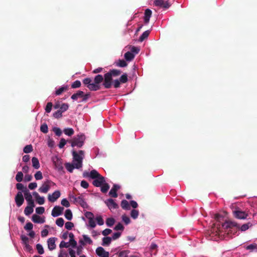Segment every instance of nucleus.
Instances as JSON below:
<instances>
[{
	"mask_svg": "<svg viewBox=\"0 0 257 257\" xmlns=\"http://www.w3.org/2000/svg\"><path fill=\"white\" fill-rule=\"evenodd\" d=\"M103 80V76L98 74L94 77L93 82L89 77L84 78L82 82L90 91H97L101 88L100 83L102 82Z\"/></svg>",
	"mask_w": 257,
	"mask_h": 257,
	"instance_id": "obj_1",
	"label": "nucleus"
},
{
	"mask_svg": "<svg viewBox=\"0 0 257 257\" xmlns=\"http://www.w3.org/2000/svg\"><path fill=\"white\" fill-rule=\"evenodd\" d=\"M251 226V223L248 222L247 223L244 224L239 226V224L236 223L234 221H226L225 222L222 224V227L223 228L225 229H232L233 228H235L236 229H239L242 231H244L248 229L249 227Z\"/></svg>",
	"mask_w": 257,
	"mask_h": 257,
	"instance_id": "obj_2",
	"label": "nucleus"
},
{
	"mask_svg": "<svg viewBox=\"0 0 257 257\" xmlns=\"http://www.w3.org/2000/svg\"><path fill=\"white\" fill-rule=\"evenodd\" d=\"M72 162L75 164V169H79L82 167L83 160L84 158V152L80 150L78 152L72 151Z\"/></svg>",
	"mask_w": 257,
	"mask_h": 257,
	"instance_id": "obj_3",
	"label": "nucleus"
},
{
	"mask_svg": "<svg viewBox=\"0 0 257 257\" xmlns=\"http://www.w3.org/2000/svg\"><path fill=\"white\" fill-rule=\"evenodd\" d=\"M85 139V137L83 134L78 135L70 141L71 146L72 147L77 146L78 148H81L83 145Z\"/></svg>",
	"mask_w": 257,
	"mask_h": 257,
	"instance_id": "obj_4",
	"label": "nucleus"
},
{
	"mask_svg": "<svg viewBox=\"0 0 257 257\" xmlns=\"http://www.w3.org/2000/svg\"><path fill=\"white\" fill-rule=\"evenodd\" d=\"M103 83L102 85L105 88L108 89L110 88L112 84V77L111 76L110 74H109L108 72L106 73L104 76H103Z\"/></svg>",
	"mask_w": 257,
	"mask_h": 257,
	"instance_id": "obj_5",
	"label": "nucleus"
},
{
	"mask_svg": "<svg viewBox=\"0 0 257 257\" xmlns=\"http://www.w3.org/2000/svg\"><path fill=\"white\" fill-rule=\"evenodd\" d=\"M52 160L55 168L58 170V171L64 173V171L62 160L57 157H55L53 158Z\"/></svg>",
	"mask_w": 257,
	"mask_h": 257,
	"instance_id": "obj_6",
	"label": "nucleus"
},
{
	"mask_svg": "<svg viewBox=\"0 0 257 257\" xmlns=\"http://www.w3.org/2000/svg\"><path fill=\"white\" fill-rule=\"evenodd\" d=\"M232 212L233 216L235 218L239 219H245L248 216V214L245 211H243L239 209H236L235 210H233Z\"/></svg>",
	"mask_w": 257,
	"mask_h": 257,
	"instance_id": "obj_7",
	"label": "nucleus"
},
{
	"mask_svg": "<svg viewBox=\"0 0 257 257\" xmlns=\"http://www.w3.org/2000/svg\"><path fill=\"white\" fill-rule=\"evenodd\" d=\"M24 194L26 200H27L28 205L35 206L34 201L33 199L32 196L27 188L24 191Z\"/></svg>",
	"mask_w": 257,
	"mask_h": 257,
	"instance_id": "obj_8",
	"label": "nucleus"
},
{
	"mask_svg": "<svg viewBox=\"0 0 257 257\" xmlns=\"http://www.w3.org/2000/svg\"><path fill=\"white\" fill-rule=\"evenodd\" d=\"M52 183V181L49 180H47L45 182L43 183L41 187H40L39 189V191L41 193H46L48 192L49 189H50V184Z\"/></svg>",
	"mask_w": 257,
	"mask_h": 257,
	"instance_id": "obj_9",
	"label": "nucleus"
},
{
	"mask_svg": "<svg viewBox=\"0 0 257 257\" xmlns=\"http://www.w3.org/2000/svg\"><path fill=\"white\" fill-rule=\"evenodd\" d=\"M72 199L73 200V202L74 203H78L83 208H85L87 207V204L86 202L84 201L83 198L81 196L76 197L75 196H72L71 197Z\"/></svg>",
	"mask_w": 257,
	"mask_h": 257,
	"instance_id": "obj_10",
	"label": "nucleus"
},
{
	"mask_svg": "<svg viewBox=\"0 0 257 257\" xmlns=\"http://www.w3.org/2000/svg\"><path fill=\"white\" fill-rule=\"evenodd\" d=\"M63 210L64 208L63 207L56 206L53 208L51 215L53 217H57L62 214Z\"/></svg>",
	"mask_w": 257,
	"mask_h": 257,
	"instance_id": "obj_11",
	"label": "nucleus"
},
{
	"mask_svg": "<svg viewBox=\"0 0 257 257\" xmlns=\"http://www.w3.org/2000/svg\"><path fill=\"white\" fill-rule=\"evenodd\" d=\"M154 4L155 6L162 7L165 9H168L170 7V5L168 1L164 0H155Z\"/></svg>",
	"mask_w": 257,
	"mask_h": 257,
	"instance_id": "obj_12",
	"label": "nucleus"
},
{
	"mask_svg": "<svg viewBox=\"0 0 257 257\" xmlns=\"http://www.w3.org/2000/svg\"><path fill=\"white\" fill-rule=\"evenodd\" d=\"M15 201L18 207H20L24 202V198L21 192H18L15 197Z\"/></svg>",
	"mask_w": 257,
	"mask_h": 257,
	"instance_id": "obj_13",
	"label": "nucleus"
},
{
	"mask_svg": "<svg viewBox=\"0 0 257 257\" xmlns=\"http://www.w3.org/2000/svg\"><path fill=\"white\" fill-rule=\"evenodd\" d=\"M105 203L110 210L118 208V205L112 199L110 198L106 200L105 201Z\"/></svg>",
	"mask_w": 257,
	"mask_h": 257,
	"instance_id": "obj_14",
	"label": "nucleus"
},
{
	"mask_svg": "<svg viewBox=\"0 0 257 257\" xmlns=\"http://www.w3.org/2000/svg\"><path fill=\"white\" fill-rule=\"evenodd\" d=\"M105 182V180L104 177L100 175V177L95 178L92 184L95 187H100Z\"/></svg>",
	"mask_w": 257,
	"mask_h": 257,
	"instance_id": "obj_15",
	"label": "nucleus"
},
{
	"mask_svg": "<svg viewBox=\"0 0 257 257\" xmlns=\"http://www.w3.org/2000/svg\"><path fill=\"white\" fill-rule=\"evenodd\" d=\"M96 253L99 257H109V252L100 246L96 248Z\"/></svg>",
	"mask_w": 257,
	"mask_h": 257,
	"instance_id": "obj_16",
	"label": "nucleus"
},
{
	"mask_svg": "<svg viewBox=\"0 0 257 257\" xmlns=\"http://www.w3.org/2000/svg\"><path fill=\"white\" fill-rule=\"evenodd\" d=\"M61 195L60 192L58 190L55 191L52 194H49L48 200L50 202H54L60 197Z\"/></svg>",
	"mask_w": 257,
	"mask_h": 257,
	"instance_id": "obj_17",
	"label": "nucleus"
},
{
	"mask_svg": "<svg viewBox=\"0 0 257 257\" xmlns=\"http://www.w3.org/2000/svg\"><path fill=\"white\" fill-rule=\"evenodd\" d=\"M120 186L117 184H114L109 192V195L112 197L116 198L118 196L117 191L119 189Z\"/></svg>",
	"mask_w": 257,
	"mask_h": 257,
	"instance_id": "obj_18",
	"label": "nucleus"
},
{
	"mask_svg": "<svg viewBox=\"0 0 257 257\" xmlns=\"http://www.w3.org/2000/svg\"><path fill=\"white\" fill-rule=\"evenodd\" d=\"M32 220L34 222L37 223H43L45 221L44 218H41L40 216L37 214L33 215Z\"/></svg>",
	"mask_w": 257,
	"mask_h": 257,
	"instance_id": "obj_19",
	"label": "nucleus"
},
{
	"mask_svg": "<svg viewBox=\"0 0 257 257\" xmlns=\"http://www.w3.org/2000/svg\"><path fill=\"white\" fill-rule=\"evenodd\" d=\"M47 242L48 248L50 250H52L56 248L55 238L54 237L49 238Z\"/></svg>",
	"mask_w": 257,
	"mask_h": 257,
	"instance_id": "obj_20",
	"label": "nucleus"
},
{
	"mask_svg": "<svg viewBox=\"0 0 257 257\" xmlns=\"http://www.w3.org/2000/svg\"><path fill=\"white\" fill-rule=\"evenodd\" d=\"M152 13V11L149 9L145 10L144 16V22L145 24H147L149 22Z\"/></svg>",
	"mask_w": 257,
	"mask_h": 257,
	"instance_id": "obj_21",
	"label": "nucleus"
},
{
	"mask_svg": "<svg viewBox=\"0 0 257 257\" xmlns=\"http://www.w3.org/2000/svg\"><path fill=\"white\" fill-rule=\"evenodd\" d=\"M69 236L70 237L69 243H70V245L73 248L76 247H77V242L74 239V235L73 233H72L71 232L69 233Z\"/></svg>",
	"mask_w": 257,
	"mask_h": 257,
	"instance_id": "obj_22",
	"label": "nucleus"
},
{
	"mask_svg": "<svg viewBox=\"0 0 257 257\" xmlns=\"http://www.w3.org/2000/svg\"><path fill=\"white\" fill-rule=\"evenodd\" d=\"M65 166L68 172L72 173L74 169L75 168V164L73 162L72 163H66L65 164Z\"/></svg>",
	"mask_w": 257,
	"mask_h": 257,
	"instance_id": "obj_23",
	"label": "nucleus"
},
{
	"mask_svg": "<svg viewBox=\"0 0 257 257\" xmlns=\"http://www.w3.org/2000/svg\"><path fill=\"white\" fill-rule=\"evenodd\" d=\"M32 166L35 169H38L40 168V165L38 158L36 157L32 158Z\"/></svg>",
	"mask_w": 257,
	"mask_h": 257,
	"instance_id": "obj_24",
	"label": "nucleus"
},
{
	"mask_svg": "<svg viewBox=\"0 0 257 257\" xmlns=\"http://www.w3.org/2000/svg\"><path fill=\"white\" fill-rule=\"evenodd\" d=\"M108 72L113 77L119 76L121 74V71L118 69H111Z\"/></svg>",
	"mask_w": 257,
	"mask_h": 257,
	"instance_id": "obj_25",
	"label": "nucleus"
},
{
	"mask_svg": "<svg viewBox=\"0 0 257 257\" xmlns=\"http://www.w3.org/2000/svg\"><path fill=\"white\" fill-rule=\"evenodd\" d=\"M68 88L69 86L68 85L61 87L55 91V94L56 95H59L61 94H62L64 91L68 90Z\"/></svg>",
	"mask_w": 257,
	"mask_h": 257,
	"instance_id": "obj_26",
	"label": "nucleus"
},
{
	"mask_svg": "<svg viewBox=\"0 0 257 257\" xmlns=\"http://www.w3.org/2000/svg\"><path fill=\"white\" fill-rule=\"evenodd\" d=\"M90 178L93 179H95L100 176V174L95 170H92L89 173Z\"/></svg>",
	"mask_w": 257,
	"mask_h": 257,
	"instance_id": "obj_27",
	"label": "nucleus"
},
{
	"mask_svg": "<svg viewBox=\"0 0 257 257\" xmlns=\"http://www.w3.org/2000/svg\"><path fill=\"white\" fill-rule=\"evenodd\" d=\"M121 207L124 210H130L131 207L127 201L123 200L121 202Z\"/></svg>",
	"mask_w": 257,
	"mask_h": 257,
	"instance_id": "obj_28",
	"label": "nucleus"
},
{
	"mask_svg": "<svg viewBox=\"0 0 257 257\" xmlns=\"http://www.w3.org/2000/svg\"><path fill=\"white\" fill-rule=\"evenodd\" d=\"M134 54L131 52L128 51L124 54V58L126 61H131L134 58Z\"/></svg>",
	"mask_w": 257,
	"mask_h": 257,
	"instance_id": "obj_29",
	"label": "nucleus"
},
{
	"mask_svg": "<svg viewBox=\"0 0 257 257\" xmlns=\"http://www.w3.org/2000/svg\"><path fill=\"white\" fill-rule=\"evenodd\" d=\"M35 206H32L31 205H28L27 206L24 210V213L25 215L28 216L32 213L34 211L33 208Z\"/></svg>",
	"mask_w": 257,
	"mask_h": 257,
	"instance_id": "obj_30",
	"label": "nucleus"
},
{
	"mask_svg": "<svg viewBox=\"0 0 257 257\" xmlns=\"http://www.w3.org/2000/svg\"><path fill=\"white\" fill-rule=\"evenodd\" d=\"M150 33V30H147V31H145L140 37L139 41L142 42L145 39H147Z\"/></svg>",
	"mask_w": 257,
	"mask_h": 257,
	"instance_id": "obj_31",
	"label": "nucleus"
},
{
	"mask_svg": "<svg viewBox=\"0 0 257 257\" xmlns=\"http://www.w3.org/2000/svg\"><path fill=\"white\" fill-rule=\"evenodd\" d=\"M111 238L110 237H104L102 238V245L103 246L108 245L111 241Z\"/></svg>",
	"mask_w": 257,
	"mask_h": 257,
	"instance_id": "obj_32",
	"label": "nucleus"
},
{
	"mask_svg": "<svg viewBox=\"0 0 257 257\" xmlns=\"http://www.w3.org/2000/svg\"><path fill=\"white\" fill-rule=\"evenodd\" d=\"M65 217L68 220L72 219V213L70 209H67L65 212Z\"/></svg>",
	"mask_w": 257,
	"mask_h": 257,
	"instance_id": "obj_33",
	"label": "nucleus"
},
{
	"mask_svg": "<svg viewBox=\"0 0 257 257\" xmlns=\"http://www.w3.org/2000/svg\"><path fill=\"white\" fill-rule=\"evenodd\" d=\"M101 186V191L103 193H106L109 189V185L104 182Z\"/></svg>",
	"mask_w": 257,
	"mask_h": 257,
	"instance_id": "obj_34",
	"label": "nucleus"
},
{
	"mask_svg": "<svg viewBox=\"0 0 257 257\" xmlns=\"http://www.w3.org/2000/svg\"><path fill=\"white\" fill-rule=\"evenodd\" d=\"M64 134L68 136H71L74 134V130L72 128H66L63 131Z\"/></svg>",
	"mask_w": 257,
	"mask_h": 257,
	"instance_id": "obj_35",
	"label": "nucleus"
},
{
	"mask_svg": "<svg viewBox=\"0 0 257 257\" xmlns=\"http://www.w3.org/2000/svg\"><path fill=\"white\" fill-rule=\"evenodd\" d=\"M23 151L25 153H29L33 151V147L31 145H28L26 146L24 149Z\"/></svg>",
	"mask_w": 257,
	"mask_h": 257,
	"instance_id": "obj_36",
	"label": "nucleus"
},
{
	"mask_svg": "<svg viewBox=\"0 0 257 257\" xmlns=\"http://www.w3.org/2000/svg\"><path fill=\"white\" fill-rule=\"evenodd\" d=\"M118 79L119 81H120L121 83H125L128 80L127 75L124 73L122 74Z\"/></svg>",
	"mask_w": 257,
	"mask_h": 257,
	"instance_id": "obj_37",
	"label": "nucleus"
},
{
	"mask_svg": "<svg viewBox=\"0 0 257 257\" xmlns=\"http://www.w3.org/2000/svg\"><path fill=\"white\" fill-rule=\"evenodd\" d=\"M23 174L22 172H18L16 176V180L18 182H21L23 180Z\"/></svg>",
	"mask_w": 257,
	"mask_h": 257,
	"instance_id": "obj_38",
	"label": "nucleus"
},
{
	"mask_svg": "<svg viewBox=\"0 0 257 257\" xmlns=\"http://www.w3.org/2000/svg\"><path fill=\"white\" fill-rule=\"evenodd\" d=\"M115 222V220L113 218H108L106 220V224L108 226H112Z\"/></svg>",
	"mask_w": 257,
	"mask_h": 257,
	"instance_id": "obj_39",
	"label": "nucleus"
},
{
	"mask_svg": "<svg viewBox=\"0 0 257 257\" xmlns=\"http://www.w3.org/2000/svg\"><path fill=\"white\" fill-rule=\"evenodd\" d=\"M139 211L136 209H133L131 212V216L133 219H136L139 215Z\"/></svg>",
	"mask_w": 257,
	"mask_h": 257,
	"instance_id": "obj_40",
	"label": "nucleus"
},
{
	"mask_svg": "<svg viewBox=\"0 0 257 257\" xmlns=\"http://www.w3.org/2000/svg\"><path fill=\"white\" fill-rule=\"evenodd\" d=\"M127 65V63L124 60H119L116 63V66L120 67H124Z\"/></svg>",
	"mask_w": 257,
	"mask_h": 257,
	"instance_id": "obj_41",
	"label": "nucleus"
},
{
	"mask_svg": "<svg viewBox=\"0 0 257 257\" xmlns=\"http://www.w3.org/2000/svg\"><path fill=\"white\" fill-rule=\"evenodd\" d=\"M129 253L130 250H128L121 251L118 253V257H127V255Z\"/></svg>",
	"mask_w": 257,
	"mask_h": 257,
	"instance_id": "obj_42",
	"label": "nucleus"
},
{
	"mask_svg": "<svg viewBox=\"0 0 257 257\" xmlns=\"http://www.w3.org/2000/svg\"><path fill=\"white\" fill-rule=\"evenodd\" d=\"M81 83L79 80H76L71 84V88H77L80 87L81 86Z\"/></svg>",
	"mask_w": 257,
	"mask_h": 257,
	"instance_id": "obj_43",
	"label": "nucleus"
},
{
	"mask_svg": "<svg viewBox=\"0 0 257 257\" xmlns=\"http://www.w3.org/2000/svg\"><path fill=\"white\" fill-rule=\"evenodd\" d=\"M40 130L43 133L46 134L48 132V126L46 123H44L41 125Z\"/></svg>",
	"mask_w": 257,
	"mask_h": 257,
	"instance_id": "obj_44",
	"label": "nucleus"
},
{
	"mask_svg": "<svg viewBox=\"0 0 257 257\" xmlns=\"http://www.w3.org/2000/svg\"><path fill=\"white\" fill-rule=\"evenodd\" d=\"M69 107V105L67 103H63L60 107L59 110L62 113L65 111H66Z\"/></svg>",
	"mask_w": 257,
	"mask_h": 257,
	"instance_id": "obj_45",
	"label": "nucleus"
},
{
	"mask_svg": "<svg viewBox=\"0 0 257 257\" xmlns=\"http://www.w3.org/2000/svg\"><path fill=\"white\" fill-rule=\"evenodd\" d=\"M53 131L55 133L56 136L60 137L62 135V131L59 127H54L53 128Z\"/></svg>",
	"mask_w": 257,
	"mask_h": 257,
	"instance_id": "obj_46",
	"label": "nucleus"
},
{
	"mask_svg": "<svg viewBox=\"0 0 257 257\" xmlns=\"http://www.w3.org/2000/svg\"><path fill=\"white\" fill-rule=\"evenodd\" d=\"M36 249L39 254H42L44 253V249L41 244H37L36 245Z\"/></svg>",
	"mask_w": 257,
	"mask_h": 257,
	"instance_id": "obj_47",
	"label": "nucleus"
},
{
	"mask_svg": "<svg viewBox=\"0 0 257 257\" xmlns=\"http://www.w3.org/2000/svg\"><path fill=\"white\" fill-rule=\"evenodd\" d=\"M64 221L62 218H59L56 221V224L60 227H62L64 225Z\"/></svg>",
	"mask_w": 257,
	"mask_h": 257,
	"instance_id": "obj_48",
	"label": "nucleus"
},
{
	"mask_svg": "<svg viewBox=\"0 0 257 257\" xmlns=\"http://www.w3.org/2000/svg\"><path fill=\"white\" fill-rule=\"evenodd\" d=\"M34 176H35V178L36 180H41V179H43L42 173L40 171H37L35 173Z\"/></svg>",
	"mask_w": 257,
	"mask_h": 257,
	"instance_id": "obj_49",
	"label": "nucleus"
},
{
	"mask_svg": "<svg viewBox=\"0 0 257 257\" xmlns=\"http://www.w3.org/2000/svg\"><path fill=\"white\" fill-rule=\"evenodd\" d=\"M53 106V104L52 102H48L46 108H45V111L47 113H49L51 111L52 107Z\"/></svg>",
	"mask_w": 257,
	"mask_h": 257,
	"instance_id": "obj_50",
	"label": "nucleus"
},
{
	"mask_svg": "<svg viewBox=\"0 0 257 257\" xmlns=\"http://www.w3.org/2000/svg\"><path fill=\"white\" fill-rule=\"evenodd\" d=\"M65 228L68 230H71L74 227V224L72 222H67L65 224Z\"/></svg>",
	"mask_w": 257,
	"mask_h": 257,
	"instance_id": "obj_51",
	"label": "nucleus"
},
{
	"mask_svg": "<svg viewBox=\"0 0 257 257\" xmlns=\"http://www.w3.org/2000/svg\"><path fill=\"white\" fill-rule=\"evenodd\" d=\"M16 188L19 190H22L24 193V191L25 190L26 188H27L26 187H24V186L21 183H17L16 185Z\"/></svg>",
	"mask_w": 257,
	"mask_h": 257,
	"instance_id": "obj_52",
	"label": "nucleus"
},
{
	"mask_svg": "<svg viewBox=\"0 0 257 257\" xmlns=\"http://www.w3.org/2000/svg\"><path fill=\"white\" fill-rule=\"evenodd\" d=\"M45 211L44 207H38L36 208V212L38 214H42Z\"/></svg>",
	"mask_w": 257,
	"mask_h": 257,
	"instance_id": "obj_53",
	"label": "nucleus"
},
{
	"mask_svg": "<svg viewBox=\"0 0 257 257\" xmlns=\"http://www.w3.org/2000/svg\"><path fill=\"white\" fill-rule=\"evenodd\" d=\"M122 219L123 221L125 223V224L126 225L130 223L131 220L130 218L125 215H123L122 216Z\"/></svg>",
	"mask_w": 257,
	"mask_h": 257,
	"instance_id": "obj_54",
	"label": "nucleus"
},
{
	"mask_svg": "<svg viewBox=\"0 0 257 257\" xmlns=\"http://www.w3.org/2000/svg\"><path fill=\"white\" fill-rule=\"evenodd\" d=\"M83 238L84 241L86 242H87V243H88L89 244H91L92 243V240L87 235H83Z\"/></svg>",
	"mask_w": 257,
	"mask_h": 257,
	"instance_id": "obj_55",
	"label": "nucleus"
},
{
	"mask_svg": "<svg viewBox=\"0 0 257 257\" xmlns=\"http://www.w3.org/2000/svg\"><path fill=\"white\" fill-rule=\"evenodd\" d=\"M53 116L55 118H59L62 116V112L58 110L53 113Z\"/></svg>",
	"mask_w": 257,
	"mask_h": 257,
	"instance_id": "obj_56",
	"label": "nucleus"
},
{
	"mask_svg": "<svg viewBox=\"0 0 257 257\" xmlns=\"http://www.w3.org/2000/svg\"><path fill=\"white\" fill-rule=\"evenodd\" d=\"M33 225L31 222H28L24 226L25 229L27 230H31L33 229Z\"/></svg>",
	"mask_w": 257,
	"mask_h": 257,
	"instance_id": "obj_57",
	"label": "nucleus"
},
{
	"mask_svg": "<svg viewBox=\"0 0 257 257\" xmlns=\"http://www.w3.org/2000/svg\"><path fill=\"white\" fill-rule=\"evenodd\" d=\"M115 230H123L124 227L121 223H118L114 228Z\"/></svg>",
	"mask_w": 257,
	"mask_h": 257,
	"instance_id": "obj_58",
	"label": "nucleus"
},
{
	"mask_svg": "<svg viewBox=\"0 0 257 257\" xmlns=\"http://www.w3.org/2000/svg\"><path fill=\"white\" fill-rule=\"evenodd\" d=\"M120 83H121L120 81H119V79H115L112 82L114 87L115 88H119L120 87Z\"/></svg>",
	"mask_w": 257,
	"mask_h": 257,
	"instance_id": "obj_59",
	"label": "nucleus"
},
{
	"mask_svg": "<svg viewBox=\"0 0 257 257\" xmlns=\"http://www.w3.org/2000/svg\"><path fill=\"white\" fill-rule=\"evenodd\" d=\"M85 216L89 220L93 219L94 218L93 214L92 212H89V211H86L85 213Z\"/></svg>",
	"mask_w": 257,
	"mask_h": 257,
	"instance_id": "obj_60",
	"label": "nucleus"
},
{
	"mask_svg": "<svg viewBox=\"0 0 257 257\" xmlns=\"http://www.w3.org/2000/svg\"><path fill=\"white\" fill-rule=\"evenodd\" d=\"M36 200L37 202L40 204L42 205L45 203V199L43 197L39 196Z\"/></svg>",
	"mask_w": 257,
	"mask_h": 257,
	"instance_id": "obj_61",
	"label": "nucleus"
},
{
	"mask_svg": "<svg viewBox=\"0 0 257 257\" xmlns=\"http://www.w3.org/2000/svg\"><path fill=\"white\" fill-rule=\"evenodd\" d=\"M66 141L65 139H64V138H62L60 140V141L58 146H59V148L62 149L64 147V146L66 145Z\"/></svg>",
	"mask_w": 257,
	"mask_h": 257,
	"instance_id": "obj_62",
	"label": "nucleus"
},
{
	"mask_svg": "<svg viewBox=\"0 0 257 257\" xmlns=\"http://www.w3.org/2000/svg\"><path fill=\"white\" fill-rule=\"evenodd\" d=\"M61 204L66 207H68L70 206V203L69 201L66 199H63L61 200Z\"/></svg>",
	"mask_w": 257,
	"mask_h": 257,
	"instance_id": "obj_63",
	"label": "nucleus"
},
{
	"mask_svg": "<svg viewBox=\"0 0 257 257\" xmlns=\"http://www.w3.org/2000/svg\"><path fill=\"white\" fill-rule=\"evenodd\" d=\"M58 257H68L67 253L64 250L60 251Z\"/></svg>",
	"mask_w": 257,
	"mask_h": 257,
	"instance_id": "obj_64",
	"label": "nucleus"
}]
</instances>
